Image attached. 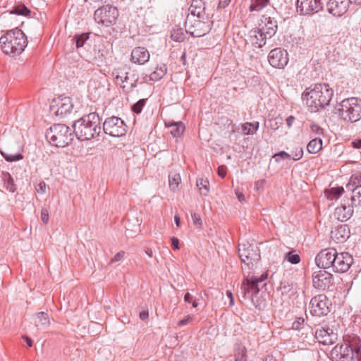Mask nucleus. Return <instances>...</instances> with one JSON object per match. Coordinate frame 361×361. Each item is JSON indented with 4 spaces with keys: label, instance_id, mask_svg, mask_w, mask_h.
<instances>
[{
    "label": "nucleus",
    "instance_id": "48",
    "mask_svg": "<svg viewBox=\"0 0 361 361\" xmlns=\"http://www.w3.org/2000/svg\"><path fill=\"white\" fill-rule=\"evenodd\" d=\"M247 350L245 347H239L235 354V360H247Z\"/></svg>",
    "mask_w": 361,
    "mask_h": 361
},
{
    "label": "nucleus",
    "instance_id": "50",
    "mask_svg": "<svg viewBox=\"0 0 361 361\" xmlns=\"http://www.w3.org/2000/svg\"><path fill=\"white\" fill-rule=\"evenodd\" d=\"M305 319L303 317H297L292 324V329L295 330H300L303 328Z\"/></svg>",
    "mask_w": 361,
    "mask_h": 361
},
{
    "label": "nucleus",
    "instance_id": "32",
    "mask_svg": "<svg viewBox=\"0 0 361 361\" xmlns=\"http://www.w3.org/2000/svg\"><path fill=\"white\" fill-rule=\"evenodd\" d=\"M167 68L166 65L162 64L157 66L156 70L149 75V80L152 81H158L161 80L166 73Z\"/></svg>",
    "mask_w": 361,
    "mask_h": 361
},
{
    "label": "nucleus",
    "instance_id": "39",
    "mask_svg": "<svg viewBox=\"0 0 361 361\" xmlns=\"http://www.w3.org/2000/svg\"><path fill=\"white\" fill-rule=\"evenodd\" d=\"M197 187L199 188L200 193L207 196L209 191V183L207 179L199 178L197 180Z\"/></svg>",
    "mask_w": 361,
    "mask_h": 361
},
{
    "label": "nucleus",
    "instance_id": "44",
    "mask_svg": "<svg viewBox=\"0 0 361 361\" xmlns=\"http://www.w3.org/2000/svg\"><path fill=\"white\" fill-rule=\"evenodd\" d=\"M1 154L2 157L9 162H13L16 161H19L23 159V156L21 153L18 152L16 154H8L7 152H5L2 150H0Z\"/></svg>",
    "mask_w": 361,
    "mask_h": 361
},
{
    "label": "nucleus",
    "instance_id": "45",
    "mask_svg": "<svg viewBox=\"0 0 361 361\" xmlns=\"http://www.w3.org/2000/svg\"><path fill=\"white\" fill-rule=\"evenodd\" d=\"M171 38L175 42H183L185 39V35L181 28L173 29L171 33Z\"/></svg>",
    "mask_w": 361,
    "mask_h": 361
},
{
    "label": "nucleus",
    "instance_id": "63",
    "mask_svg": "<svg viewBox=\"0 0 361 361\" xmlns=\"http://www.w3.org/2000/svg\"><path fill=\"white\" fill-rule=\"evenodd\" d=\"M352 145L354 148L360 149L361 148V139L355 140L352 142Z\"/></svg>",
    "mask_w": 361,
    "mask_h": 361
},
{
    "label": "nucleus",
    "instance_id": "56",
    "mask_svg": "<svg viewBox=\"0 0 361 361\" xmlns=\"http://www.w3.org/2000/svg\"><path fill=\"white\" fill-rule=\"evenodd\" d=\"M226 172L227 168L226 166L222 165L218 167L217 173L221 178H224L226 175Z\"/></svg>",
    "mask_w": 361,
    "mask_h": 361
},
{
    "label": "nucleus",
    "instance_id": "54",
    "mask_svg": "<svg viewBox=\"0 0 361 361\" xmlns=\"http://www.w3.org/2000/svg\"><path fill=\"white\" fill-rule=\"evenodd\" d=\"M85 56L89 58L90 60H99L103 57V54H101L99 50L97 52L94 50L93 54L90 53Z\"/></svg>",
    "mask_w": 361,
    "mask_h": 361
},
{
    "label": "nucleus",
    "instance_id": "25",
    "mask_svg": "<svg viewBox=\"0 0 361 361\" xmlns=\"http://www.w3.org/2000/svg\"><path fill=\"white\" fill-rule=\"evenodd\" d=\"M353 214V206L342 204L336 208L334 216L340 221H346L351 218Z\"/></svg>",
    "mask_w": 361,
    "mask_h": 361
},
{
    "label": "nucleus",
    "instance_id": "2",
    "mask_svg": "<svg viewBox=\"0 0 361 361\" xmlns=\"http://www.w3.org/2000/svg\"><path fill=\"white\" fill-rule=\"evenodd\" d=\"M333 95L334 91L328 84L318 83L307 88L302 97L310 110L317 112L329 105Z\"/></svg>",
    "mask_w": 361,
    "mask_h": 361
},
{
    "label": "nucleus",
    "instance_id": "30",
    "mask_svg": "<svg viewBox=\"0 0 361 361\" xmlns=\"http://www.w3.org/2000/svg\"><path fill=\"white\" fill-rule=\"evenodd\" d=\"M322 148V140L321 138H314L309 142L307 149L310 154H316Z\"/></svg>",
    "mask_w": 361,
    "mask_h": 361
},
{
    "label": "nucleus",
    "instance_id": "38",
    "mask_svg": "<svg viewBox=\"0 0 361 361\" xmlns=\"http://www.w3.org/2000/svg\"><path fill=\"white\" fill-rule=\"evenodd\" d=\"M269 3V0H251L250 5V11H259Z\"/></svg>",
    "mask_w": 361,
    "mask_h": 361
},
{
    "label": "nucleus",
    "instance_id": "33",
    "mask_svg": "<svg viewBox=\"0 0 361 361\" xmlns=\"http://www.w3.org/2000/svg\"><path fill=\"white\" fill-rule=\"evenodd\" d=\"M169 188L171 191L176 192L178 189V186L181 182L179 173H171L169 175Z\"/></svg>",
    "mask_w": 361,
    "mask_h": 361
},
{
    "label": "nucleus",
    "instance_id": "6",
    "mask_svg": "<svg viewBox=\"0 0 361 361\" xmlns=\"http://www.w3.org/2000/svg\"><path fill=\"white\" fill-rule=\"evenodd\" d=\"M240 294L244 300H250L258 310H264L267 305L266 294L260 293L256 281L243 280L240 286Z\"/></svg>",
    "mask_w": 361,
    "mask_h": 361
},
{
    "label": "nucleus",
    "instance_id": "12",
    "mask_svg": "<svg viewBox=\"0 0 361 361\" xmlns=\"http://www.w3.org/2000/svg\"><path fill=\"white\" fill-rule=\"evenodd\" d=\"M312 279L313 287L319 290H332L334 286L333 275L326 270L314 271Z\"/></svg>",
    "mask_w": 361,
    "mask_h": 361
},
{
    "label": "nucleus",
    "instance_id": "10",
    "mask_svg": "<svg viewBox=\"0 0 361 361\" xmlns=\"http://www.w3.org/2000/svg\"><path fill=\"white\" fill-rule=\"evenodd\" d=\"M127 125L121 118L115 116L108 117L103 123V130L111 137H121L127 133Z\"/></svg>",
    "mask_w": 361,
    "mask_h": 361
},
{
    "label": "nucleus",
    "instance_id": "9",
    "mask_svg": "<svg viewBox=\"0 0 361 361\" xmlns=\"http://www.w3.org/2000/svg\"><path fill=\"white\" fill-rule=\"evenodd\" d=\"M119 16L116 7L111 4L99 6L94 13L95 22L104 27H111L116 23Z\"/></svg>",
    "mask_w": 361,
    "mask_h": 361
},
{
    "label": "nucleus",
    "instance_id": "13",
    "mask_svg": "<svg viewBox=\"0 0 361 361\" xmlns=\"http://www.w3.org/2000/svg\"><path fill=\"white\" fill-rule=\"evenodd\" d=\"M329 301L324 294L312 298L309 304L310 313L317 317L326 315L329 312Z\"/></svg>",
    "mask_w": 361,
    "mask_h": 361
},
{
    "label": "nucleus",
    "instance_id": "18",
    "mask_svg": "<svg viewBox=\"0 0 361 361\" xmlns=\"http://www.w3.org/2000/svg\"><path fill=\"white\" fill-rule=\"evenodd\" d=\"M297 11L300 15H310L322 8L321 0H297Z\"/></svg>",
    "mask_w": 361,
    "mask_h": 361
},
{
    "label": "nucleus",
    "instance_id": "62",
    "mask_svg": "<svg viewBox=\"0 0 361 361\" xmlns=\"http://www.w3.org/2000/svg\"><path fill=\"white\" fill-rule=\"evenodd\" d=\"M312 130L316 132L317 134L320 135L323 133V129L317 125H312Z\"/></svg>",
    "mask_w": 361,
    "mask_h": 361
},
{
    "label": "nucleus",
    "instance_id": "8",
    "mask_svg": "<svg viewBox=\"0 0 361 361\" xmlns=\"http://www.w3.org/2000/svg\"><path fill=\"white\" fill-rule=\"evenodd\" d=\"M213 25V20L209 16L202 17H189L188 15L185 27L187 33L194 37H201L209 32Z\"/></svg>",
    "mask_w": 361,
    "mask_h": 361
},
{
    "label": "nucleus",
    "instance_id": "21",
    "mask_svg": "<svg viewBox=\"0 0 361 361\" xmlns=\"http://www.w3.org/2000/svg\"><path fill=\"white\" fill-rule=\"evenodd\" d=\"M150 54L149 51L143 47H137L131 51L130 61L133 63L143 65L149 61Z\"/></svg>",
    "mask_w": 361,
    "mask_h": 361
},
{
    "label": "nucleus",
    "instance_id": "23",
    "mask_svg": "<svg viewBox=\"0 0 361 361\" xmlns=\"http://www.w3.org/2000/svg\"><path fill=\"white\" fill-rule=\"evenodd\" d=\"M190 14L189 17H202V16H209L207 13L206 3L204 0H192L190 8Z\"/></svg>",
    "mask_w": 361,
    "mask_h": 361
},
{
    "label": "nucleus",
    "instance_id": "7",
    "mask_svg": "<svg viewBox=\"0 0 361 361\" xmlns=\"http://www.w3.org/2000/svg\"><path fill=\"white\" fill-rule=\"evenodd\" d=\"M73 132L65 124L57 123L51 126L46 133V138L53 146L64 147L73 140Z\"/></svg>",
    "mask_w": 361,
    "mask_h": 361
},
{
    "label": "nucleus",
    "instance_id": "15",
    "mask_svg": "<svg viewBox=\"0 0 361 361\" xmlns=\"http://www.w3.org/2000/svg\"><path fill=\"white\" fill-rule=\"evenodd\" d=\"M269 64L276 68H283L288 63V54L282 48L272 49L268 55Z\"/></svg>",
    "mask_w": 361,
    "mask_h": 361
},
{
    "label": "nucleus",
    "instance_id": "46",
    "mask_svg": "<svg viewBox=\"0 0 361 361\" xmlns=\"http://www.w3.org/2000/svg\"><path fill=\"white\" fill-rule=\"evenodd\" d=\"M331 331H333L331 328L329 326L326 327H321L320 329H318L316 330L314 336L316 339L320 342L323 339V338L326 336V334H329V332H331Z\"/></svg>",
    "mask_w": 361,
    "mask_h": 361
},
{
    "label": "nucleus",
    "instance_id": "58",
    "mask_svg": "<svg viewBox=\"0 0 361 361\" xmlns=\"http://www.w3.org/2000/svg\"><path fill=\"white\" fill-rule=\"evenodd\" d=\"M267 275H262L260 278H257L256 276H253L251 278H246L244 280H254L256 281L257 286H259V283L264 281L265 279H267Z\"/></svg>",
    "mask_w": 361,
    "mask_h": 361
},
{
    "label": "nucleus",
    "instance_id": "60",
    "mask_svg": "<svg viewBox=\"0 0 361 361\" xmlns=\"http://www.w3.org/2000/svg\"><path fill=\"white\" fill-rule=\"evenodd\" d=\"M171 247L175 250L179 249V240L177 238H171Z\"/></svg>",
    "mask_w": 361,
    "mask_h": 361
},
{
    "label": "nucleus",
    "instance_id": "61",
    "mask_svg": "<svg viewBox=\"0 0 361 361\" xmlns=\"http://www.w3.org/2000/svg\"><path fill=\"white\" fill-rule=\"evenodd\" d=\"M295 116H289L286 118V122L287 127H288V128H290L292 127L293 123V122L295 121Z\"/></svg>",
    "mask_w": 361,
    "mask_h": 361
},
{
    "label": "nucleus",
    "instance_id": "17",
    "mask_svg": "<svg viewBox=\"0 0 361 361\" xmlns=\"http://www.w3.org/2000/svg\"><path fill=\"white\" fill-rule=\"evenodd\" d=\"M336 250L334 248H326L321 250L315 257L317 266L324 270L331 269L332 270Z\"/></svg>",
    "mask_w": 361,
    "mask_h": 361
},
{
    "label": "nucleus",
    "instance_id": "19",
    "mask_svg": "<svg viewBox=\"0 0 361 361\" xmlns=\"http://www.w3.org/2000/svg\"><path fill=\"white\" fill-rule=\"evenodd\" d=\"M350 3V0H329L327 11L334 16L340 17L348 11Z\"/></svg>",
    "mask_w": 361,
    "mask_h": 361
},
{
    "label": "nucleus",
    "instance_id": "51",
    "mask_svg": "<svg viewBox=\"0 0 361 361\" xmlns=\"http://www.w3.org/2000/svg\"><path fill=\"white\" fill-rule=\"evenodd\" d=\"M293 159L295 161L300 160L303 155V149L302 147H298L295 149V151L293 153Z\"/></svg>",
    "mask_w": 361,
    "mask_h": 361
},
{
    "label": "nucleus",
    "instance_id": "5",
    "mask_svg": "<svg viewBox=\"0 0 361 361\" xmlns=\"http://www.w3.org/2000/svg\"><path fill=\"white\" fill-rule=\"evenodd\" d=\"M336 110L343 121L357 122L361 119V99L357 97L345 99L336 105Z\"/></svg>",
    "mask_w": 361,
    "mask_h": 361
},
{
    "label": "nucleus",
    "instance_id": "4",
    "mask_svg": "<svg viewBox=\"0 0 361 361\" xmlns=\"http://www.w3.org/2000/svg\"><path fill=\"white\" fill-rule=\"evenodd\" d=\"M27 45V39L25 33L18 27L6 31L0 37L1 51L6 55L20 54Z\"/></svg>",
    "mask_w": 361,
    "mask_h": 361
},
{
    "label": "nucleus",
    "instance_id": "49",
    "mask_svg": "<svg viewBox=\"0 0 361 361\" xmlns=\"http://www.w3.org/2000/svg\"><path fill=\"white\" fill-rule=\"evenodd\" d=\"M272 158L275 160L276 162H279L281 159H290V154L285 151H281L278 153H276L272 157Z\"/></svg>",
    "mask_w": 361,
    "mask_h": 361
},
{
    "label": "nucleus",
    "instance_id": "3",
    "mask_svg": "<svg viewBox=\"0 0 361 361\" xmlns=\"http://www.w3.org/2000/svg\"><path fill=\"white\" fill-rule=\"evenodd\" d=\"M332 361H361V339L357 336L343 339L330 353Z\"/></svg>",
    "mask_w": 361,
    "mask_h": 361
},
{
    "label": "nucleus",
    "instance_id": "28",
    "mask_svg": "<svg viewBox=\"0 0 361 361\" xmlns=\"http://www.w3.org/2000/svg\"><path fill=\"white\" fill-rule=\"evenodd\" d=\"M167 126L172 128L171 133L174 137L181 136L185 130V126L181 121L170 122L167 124Z\"/></svg>",
    "mask_w": 361,
    "mask_h": 361
},
{
    "label": "nucleus",
    "instance_id": "11",
    "mask_svg": "<svg viewBox=\"0 0 361 361\" xmlns=\"http://www.w3.org/2000/svg\"><path fill=\"white\" fill-rule=\"evenodd\" d=\"M238 255L242 262L248 267L260 259L259 247L248 242L239 243Z\"/></svg>",
    "mask_w": 361,
    "mask_h": 361
},
{
    "label": "nucleus",
    "instance_id": "26",
    "mask_svg": "<svg viewBox=\"0 0 361 361\" xmlns=\"http://www.w3.org/2000/svg\"><path fill=\"white\" fill-rule=\"evenodd\" d=\"M90 35V32H82L74 35L72 40L75 42L76 49L80 54H81L82 49H85L86 47L89 45Z\"/></svg>",
    "mask_w": 361,
    "mask_h": 361
},
{
    "label": "nucleus",
    "instance_id": "29",
    "mask_svg": "<svg viewBox=\"0 0 361 361\" xmlns=\"http://www.w3.org/2000/svg\"><path fill=\"white\" fill-rule=\"evenodd\" d=\"M343 192L344 189L343 187H336L326 189L325 194L328 200H336L343 195Z\"/></svg>",
    "mask_w": 361,
    "mask_h": 361
},
{
    "label": "nucleus",
    "instance_id": "47",
    "mask_svg": "<svg viewBox=\"0 0 361 361\" xmlns=\"http://www.w3.org/2000/svg\"><path fill=\"white\" fill-rule=\"evenodd\" d=\"M146 100L147 99H141L139 101H137L135 104H134L132 106V111L137 114H140L142 111V108L146 104Z\"/></svg>",
    "mask_w": 361,
    "mask_h": 361
},
{
    "label": "nucleus",
    "instance_id": "42",
    "mask_svg": "<svg viewBox=\"0 0 361 361\" xmlns=\"http://www.w3.org/2000/svg\"><path fill=\"white\" fill-rule=\"evenodd\" d=\"M357 185H361V171H357L351 176L347 188L350 189V187L354 188Z\"/></svg>",
    "mask_w": 361,
    "mask_h": 361
},
{
    "label": "nucleus",
    "instance_id": "24",
    "mask_svg": "<svg viewBox=\"0 0 361 361\" xmlns=\"http://www.w3.org/2000/svg\"><path fill=\"white\" fill-rule=\"evenodd\" d=\"M268 37H265L260 28L254 29L249 32V40L250 43L257 48H261L266 44Z\"/></svg>",
    "mask_w": 361,
    "mask_h": 361
},
{
    "label": "nucleus",
    "instance_id": "41",
    "mask_svg": "<svg viewBox=\"0 0 361 361\" xmlns=\"http://www.w3.org/2000/svg\"><path fill=\"white\" fill-rule=\"evenodd\" d=\"M197 296L193 295L190 293H186L184 295V301L188 303H190L192 307L196 308L198 306L199 300L201 298V295L197 293Z\"/></svg>",
    "mask_w": 361,
    "mask_h": 361
},
{
    "label": "nucleus",
    "instance_id": "16",
    "mask_svg": "<svg viewBox=\"0 0 361 361\" xmlns=\"http://www.w3.org/2000/svg\"><path fill=\"white\" fill-rule=\"evenodd\" d=\"M73 108V104L70 97L53 99L50 105L51 111L56 116H61V117L71 112Z\"/></svg>",
    "mask_w": 361,
    "mask_h": 361
},
{
    "label": "nucleus",
    "instance_id": "36",
    "mask_svg": "<svg viewBox=\"0 0 361 361\" xmlns=\"http://www.w3.org/2000/svg\"><path fill=\"white\" fill-rule=\"evenodd\" d=\"M11 14H16L18 16H29L30 15V10L24 4H18L14 6L9 11Z\"/></svg>",
    "mask_w": 361,
    "mask_h": 361
},
{
    "label": "nucleus",
    "instance_id": "31",
    "mask_svg": "<svg viewBox=\"0 0 361 361\" xmlns=\"http://www.w3.org/2000/svg\"><path fill=\"white\" fill-rule=\"evenodd\" d=\"M350 190H352V196L350 199L353 206H361V185H357L354 188L350 187Z\"/></svg>",
    "mask_w": 361,
    "mask_h": 361
},
{
    "label": "nucleus",
    "instance_id": "1",
    "mask_svg": "<svg viewBox=\"0 0 361 361\" xmlns=\"http://www.w3.org/2000/svg\"><path fill=\"white\" fill-rule=\"evenodd\" d=\"M102 119L96 112L84 115L73 123V134L80 141L98 137L101 133Z\"/></svg>",
    "mask_w": 361,
    "mask_h": 361
},
{
    "label": "nucleus",
    "instance_id": "57",
    "mask_svg": "<svg viewBox=\"0 0 361 361\" xmlns=\"http://www.w3.org/2000/svg\"><path fill=\"white\" fill-rule=\"evenodd\" d=\"M292 286H293L292 284L290 285L288 283H286L284 282V283H281L280 288L282 290V293H288V292L290 291V290L292 289Z\"/></svg>",
    "mask_w": 361,
    "mask_h": 361
},
{
    "label": "nucleus",
    "instance_id": "27",
    "mask_svg": "<svg viewBox=\"0 0 361 361\" xmlns=\"http://www.w3.org/2000/svg\"><path fill=\"white\" fill-rule=\"evenodd\" d=\"M1 177L6 189L11 192H14L17 188L11 174L8 172L2 171Z\"/></svg>",
    "mask_w": 361,
    "mask_h": 361
},
{
    "label": "nucleus",
    "instance_id": "40",
    "mask_svg": "<svg viewBox=\"0 0 361 361\" xmlns=\"http://www.w3.org/2000/svg\"><path fill=\"white\" fill-rule=\"evenodd\" d=\"M112 74L117 81H121L122 83L128 82L129 80V77L128 76V73L124 71L122 68L114 69Z\"/></svg>",
    "mask_w": 361,
    "mask_h": 361
},
{
    "label": "nucleus",
    "instance_id": "35",
    "mask_svg": "<svg viewBox=\"0 0 361 361\" xmlns=\"http://www.w3.org/2000/svg\"><path fill=\"white\" fill-rule=\"evenodd\" d=\"M35 322L37 326H44L49 324L48 314L44 312H40L35 314Z\"/></svg>",
    "mask_w": 361,
    "mask_h": 361
},
{
    "label": "nucleus",
    "instance_id": "14",
    "mask_svg": "<svg viewBox=\"0 0 361 361\" xmlns=\"http://www.w3.org/2000/svg\"><path fill=\"white\" fill-rule=\"evenodd\" d=\"M353 263V258L350 253L336 251L331 271L336 273H345L348 271Z\"/></svg>",
    "mask_w": 361,
    "mask_h": 361
},
{
    "label": "nucleus",
    "instance_id": "37",
    "mask_svg": "<svg viewBox=\"0 0 361 361\" xmlns=\"http://www.w3.org/2000/svg\"><path fill=\"white\" fill-rule=\"evenodd\" d=\"M284 260L293 264H297L300 262V256L296 252V250H291L284 255Z\"/></svg>",
    "mask_w": 361,
    "mask_h": 361
},
{
    "label": "nucleus",
    "instance_id": "22",
    "mask_svg": "<svg viewBox=\"0 0 361 361\" xmlns=\"http://www.w3.org/2000/svg\"><path fill=\"white\" fill-rule=\"evenodd\" d=\"M350 237V228L347 224L334 227L331 231V238L337 243H343Z\"/></svg>",
    "mask_w": 361,
    "mask_h": 361
},
{
    "label": "nucleus",
    "instance_id": "59",
    "mask_svg": "<svg viewBox=\"0 0 361 361\" xmlns=\"http://www.w3.org/2000/svg\"><path fill=\"white\" fill-rule=\"evenodd\" d=\"M125 252L123 251L119 252L116 253L114 257L112 258V262H116L120 261L124 256Z\"/></svg>",
    "mask_w": 361,
    "mask_h": 361
},
{
    "label": "nucleus",
    "instance_id": "55",
    "mask_svg": "<svg viewBox=\"0 0 361 361\" xmlns=\"http://www.w3.org/2000/svg\"><path fill=\"white\" fill-rule=\"evenodd\" d=\"M46 183L44 181H41L36 185L35 190L38 193L44 194L46 192Z\"/></svg>",
    "mask_w": 361,
    "mask_h": 361
},
{
    "label": "nucleus",
    "instance_id": "43",
    "mask_svg": "<svg viewBox=\"0 0 361 361\" xmlns=\"http://www.w3.org/2000/svg\"><path fill=\"white\" fill-rule=\"evenodd\" d=\"M338 340L337 334L334 333V331H331L329 332L326 336H325L322 341H320V343L323 345H332L336 342Z\"/></svg>",
    "mask_w": 361,
    "mask_h": 361
},
{
    "label": "nucleus",
    "instance_id": "64",
    "mask_svg": "<svg viewBox=\"0 0 361 361\" xmlns=\"http://www.w3.org/2000/svg\"><path fill=\"white\" fill-rule=\"evenodd\" d=\"M149 317V313H148V311H142L141 312H140V319L142 320H145L148 318Z\"/></svg>",
    "mask_w": 361,
    "mask_h": 361
},
{
    "label": "nucleus",
    "instance_id": "20",
    "mask_svg": "<svg viewBox=\"0 0 361 361\" xmlns=\"http://www.w3.org/2000/svg\"><path fill=\"white\" fill-rule=\"evenodd\" d=\"M262 23L259 25L260 29L263 32L265 37L271 38L277 32L278 22L274 17L263 15L261 19Z\"/></svg>",
    "mask_w": 361,
    "mask_h": 361
},
{
    "label": "nucleus",
    "instance_id": "34",
    "mask_svg": "<svg viewBox=\"0 0 361 361\" xmlns=\"http://www.w3.org/2000/svg\"><path fill=\"white\" fill-rule=\"evenodd\" d=\"M259 126V122L250 123L246 122L242 125V131L245 135H253L258 130Z\"/></svg>",
    "mask_w": 361,
    "mask_h": 361
},
{
    "label": "nucleus",
    "instance_id": "52",
    "mask_svg": "<svg viewBox=\"0 0 361 361\" xmlns=\"http://www.w3.org/2000/svg\"><path fill=\"white\" fill-rule=\"evenodd\" d=\"M194 319V317L192 315H187L183 319L180 320L178 322V325L179 326H183L187 325L190 322H192Z\"/></svg>",
    "mask_w": 361,
    "mask_h": 361
},
{
    "label": "nucleus",
    "instance_id": "53",
    "mask_svg": "<svg viewBox=\"0 0 361 361\" xmlns=\"http://www.w3.org/2000/svg\"><path fill=\"white\" fill-rule=\"evenodd\" d=\"M41 220L44 224H47L49 222V211L47 208H42L41 211Z\"/></svg>",
    "mask_w": 361,
    "mask_h": 361
}]
</instances>
